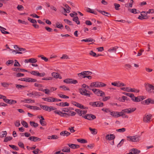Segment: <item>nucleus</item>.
<instances>
[{"instance_id": "nucleus-21", "label": "nucleus", "mask_w": 154, "mask_h": 154, "mask_svg": "<svg viewBox=\"0 0 154 154\" xmlns=\"http://www.w3.org/2000/svg\"><path fill=\"white\" fill-rule=\"evenodd\" d=\"M130 151L132 152V154H138L140 152V150L135 148L131 149L130 150Z\"/></svg>"}, {"instance_id": "nucleus-20", "label": "nucleus", "mask_w": 154, "mask_h": 154, "mask_svg": "<svg viewBox=\"0 0 154 154\" xmlns=\"http://www.w3.org/2000/svg\"><path fill=\"white\" fill-rule=\"evenodd\" d=\"M62 151L64 152H69L70 151V149L69 147L64 146L62 148Z\"/></svg>"}, {"instance_id": "nucleus-33", "label": "nucleus", "mask_w": 154, "mask_h": 154, "mask_svg": "<svg viewBox=\"0 0 154 154\" xmlns=\"http://www.w3.org/2000/svg\"><path fill=\"white\" fill-rule=\"evenodd\" d=\"M30 124L31 126H33L35 128L36 127L38 126V124L37 123L35 122H30Z\"/></svg>"}, {"instance_id": "nucleus-14", "label": "nucleus", "mask_w": 154, "mask_h": 154, "mask_svg": "<svg viewBox=\"0 0 154 154\" xmlns=\"http://www.w3.org/2000/svg\"><path fill=\"white\" fill-rule=\"evenodd\" d=\"M99 82H94L91 83L90 85L91 88H98L100 86Z\"/></svg>"}, {"instance_id": "nucleus-18", "label": "nucleus", "mask_w": 154, "mask_h": 154, "mask_svg": "<svg viewBox=\"0 0 154 154\" xmlns=\"http://www.w3.org/2000/svg\"><path fill=\"white\" fill-rule=\"evenodd\" d=\"M70 134H71V133L70 132H68L67 131H62L60 133V135L61 136H66V137L68 136H69L70 135Z\"/></svg>"}, {"instance_id": "nucleus-32", "label": "nucleus", "mask_w": 154, "mask_h": 154, "mask_svg": "<svg viewBox=\"0 0 154 154\" xmlns=\"http://www.w3.org/2000/svg\"><path fill=\"white\" fill-rule=\"evenodd\" d=\"M56 25V26L55 27H57L61 29H62L63 27V25L62 24H60L58 22H57Z\"/></svg>"}, {"instance_id": "nucleus-57", "label": "nucleus", "mask_w": 154, "mask_h": 154, "mask_svg": "<svg viewBox=\"0 0 154 154\" xmlns=\"http://www.w3.org/2000/svg\"><path fill=\"white\" fill-rule=\"evenodd\" d=\"M125 130L126 129L125 128H122L117 129L116 130V131L119 132H125Z\"/></svg>"}, {"instance_id": "nucleus-46", "label": "nucleus", "mask_w": 154, "mask_h": 154, "mask_svg": "<svg viewBox=\"0 0 154 154\" xmlns=\"http://www.w3.org/2000/svg\"><path fill=\"white\" fill-rule=\"evenodd\" d=\"M21 124L25 128H27L28 127V124L25 121H22L21 122Z\"/></svg>"}, {"instance_id": "nucleus-11", "label": "nucleus", "mask_w": 154, "mask_h": 154, "mask_svg": "<svg viewBox=\"0 0 154 154\" xmlns=\"http://www.w3.org/2000/svg\"><path fill=\"white\" fill-rule=\"evenodd\" d=\"M72 103L74 105L80 108H81V109H88L87 108L85 107H84L83 105L77 102H76L73 101H72Z\"/></svg>"}, {"instance_id": "nucleus-39", "label": "nucleus", "mask_w": 154, "mask_h": 154, "mask_svg": "<svg viewBox=\"0 0 154 154\" xmlns=\"http://www.w3.org/2000/svg\"><path fill=\"white\" fill-rule=\"evenodd\" d=\"M32 141L34 142L39 141L41 140V139L36 137L33 136Z\"/></svg>"}, {"instance_id": "nucleus-34", "label": "nucleus", "mask_w": 154, "mask_h": 154, "mask_svg": "<svg viewBox=\"0 0 154 154\" xmlns=\"http://www.w3.org/2000/svg\"><path fill=\"white\" fill-rule=\"evenodd\" d=\"M40 107L44 110L48 111V106L46 105H40Z\"/></svg>"}, {"instance_id": "nucleus-60", "label": "nucleus", "mask_w": 154, "mask_h": 154, "mask_svg": "<svg viewBox=\"0 0 154 154\" xmlns=\"http://www.w3.org/2000/svg\"><path fill=\"white\" fill-rule=\"evenodd\" d=\"M60 116L62 117H67L68 116H69V115L67 113H63L62 112Z\"/></svg>"}, {"instance_id": "nucleus-50", "label": "nucleus", "mask_w": 154, "mask_h": 154, "mask_svg": "<svg viewBox=\"0 0 154 154\" xmlns=\"http://www.w3.org/2000/svg\"><path fill=\"white\" fill-rule=\"evenodd\" d=\"M117 87H121L122 86H124L126 85L124 83L122 82H120L118 81V84H117Z\"/></svg>"}, {"instance_id": "nucleus-22", "label": "nucleus", "mask_w": 154, "mask_h": 154, "mask_svg": "<svg viewBox=\"0 0 154 154\" xmlns=\"http://www.w3.org/2000/svg\"><path fill=\"white\" fill-rule=\"evenodd\" d=\"M45 101H47L49 102H53V97H48L46 98H42Z\"/></svg>"}, {"instance_id": "nucleus-45", "label": "nucleus", "mask_w": 154, "mask_h": 154, "mask_svg": "<svg viewBox=\"0 0 154 154\" xmlns=\"http://www.w3.org/2000/svg\"><path fill=\"white\" fill-rule=\"evenodd\" d=\"M38 73H39V72L38 71H32L31 72H30V73L34 75H35V76H38Z\"/></svg>"}, {"instance_id": "nucleus-16", "label": "nucleus", "mask_w": 154, "mask_h": 154, "mask_svg": "<svg viewBox=\"0 0 154 154\" xmlns=\"http://www.w3.org/2000/svg\"><path fill=\"white\" fill-rule=\"evenodd\" d=\"M12 69L14 71L18 72H28V71L26 70L21 69L18 68H14Z\"/></svg>"}, {"instance_id": "nucleus-63", "label": "nucleus", "mask_w": 154, "mask_h": 154, "mask_svg": "<svg viewBox=\"0 0 154 154\" xmlns=\"http://www.w3.org/2000/svg\"><path fill=\"white\" fill-rule=\"evenodd\" d=\"M9 104H13L17 103L16 101L13 100H9Z\"/></svg>"}, {"instance_id": "nucleus-62", "label": "nucleus", "mask_w": 154, "mask_h": 154, "mask_svg": "<svg viewBox=\"0 0 154 154\" xmlns=\"http://www.w3.org/2000/svg\"><path fill=\"white\" fill-rule=\"evenodd\" d=\"M7 133L6 131H3L2 132V134L1 135V137H5L7 135Z\"/></svg>"}, {"instance_id": "nucleus-8", "label": "nucleus", "mask_w": 154, "mask_h": 154, "mask_svg": "<svg viewBox=\"0 0 154 154\" xmlns=\"http://www.w3.org/2000/svg\"><path fill=\"white\" fill-rule=\"evenodd\" d=\"M82 117L85 119L89 120H91L96 118V117L95 115L91 114H87L85 116H82Z\"/></svg>"}, {"instance_id": "nucleus-26", "label": "nucleus", "mask_w": 154, "mask_h": 154, "mask_svg": "<svg viewBox=\"0 0 154 154\" xmlns=\"http://www.w3.org/2000/svg\"><path fill=\"white\" fill-rule=\"evenodd\" d=\"M57 105L60 106H69V104L66 102L65 103H60L58 104H57Z\"/></svg>"}, {"instance_id": "nucleus-12", "label": "nucleus", "mask_w": 154, "mask_h": 154, "mask_svg": "<svg viewBox=\"0 0 154 154\" xmlns=\"http://www.w3.org/2000/svg\"><path fill=\"white\" fill-rule=\"evenodd\" d=\"M25 106L31 109H33L34 110H36L41 109L39 107L36 106H30L27 104H26L25 105Z\"/></svg>"}, {"instance_id": "nucleus-28", "label": "nucleus", "mask_w": 154, "mask_h": 154, "mask_svg": "<svg viewBox=\"0 0 154 154\" xmlns=\"http://www.w3.org/2000/svg\"><path fill=\"white\" fill-rule=\"evenodd\" d=\"M118 48L117 46H115L112 47V48H110L108 50V51L109 52H115V53L117 49Z\"/></svg>"}, {"instance_id": "nucleus-15", "label": "nucleus", "mask_w": 154, "mask_h": 154, "mask_svg": "<svg viewBox=\"0 0 154 154\" xmlns=\"http://www.w3.org/2000/svg\"><path fill=\"white\" fill-rule=\"evenodd\" d=\"M67 145L71 149H75L79 148L80 146L78 145L75 144L73 143H68Z\"/></svg>"}, {"instance_id": "nucleus-7", "label": "nucleus", "mask_w": 154, "mask_h": 154, "mask_svg": "<svg viewBox=\"0 0 154 154\" xmlns=\"http://www.w3.org/2000/svg\"><path fill=\"white\" fill-rule=\"evenodd\" d=\"M63 82L66 84H74L78 83L77 80L72 79H66L63 81Z\"/></svg>"}, {"instance_id": "nucleus-43", "label": "nucleus", "mask_w": 154, "mask_h": 154, "mask_svg": "<svg viewBox=\"0 0 154 154\" xmlns=\"http://www.w3.org/2000/svg\"><path fill=\"white\" fill-rule=\"evenodd\" d=\"M1 85L4 88L7 87L9 85V84L8 82H1Z\"/></svg>"}, {"instance_id": "nucleus-51", "label": "nucleus", "mask_w": 154, "mask_h": 154, "mask_svg": "<svg viewBox=\"0 0 154 154\" xmlns=\"http://www.w3.org/2000/svg\"><path fill=\"white\" fill-rule=\"evenodd\" d=\"M15 63L14 64V66L15 67H20L21 65L17 60H15Z\"/></svg>"}, {"instance_id": "nucleus-2", "label": "nucleus", "mask_w": 154, "mask_h": 154, "mask_svg": "<svg viewBox=\"0 0 154 154\" xmlns=\"http://www.w3.org/2000/svg\"><path fill=\"white\" fill-rule=\"evenodd\" d=\"M127 140L131 142H137L139 141L140 136L137 135L131 136H127L126 137Z\"/></svg>"}, {"instance_id": "nucleus-59", "label": "nucleus", "mask_w": 154, "mask_h": 154, "mask_svg": "<svg viewBox=\"0 0 154 154\" xmlns=\"http://www.w3.org/2000/svg\"><path fill=\"white\" fill-rule=\"evenodd\" d=\"M61 110L63 112H68L70 110L69 108L66 107V108H63L61 109Z\"/></svg>"}, {"instance_id": "nucleus-58", "label": "nucleus", "mask_w": 154, "mask_h": 154, "mask_svg": "<svg viewBox=\"0 0 154 154\" xmlns=\"http://www.w3.org/2000/svg\"><path fill=\"white\" fill-rule=\"evenodd\" d=\"M75 111L79 116H82V110H81L80 109H77L75 110Z\"/></svg>"}, {"instance_id": "nucleus-49", "label": "nucleus", "mask_w": 154, "mask_h": 154, "mask_svg": "<svg viewBox=\"0 0 154 154\" xmlns=\"http://www.w3.org/2000/svg\"><path fill=\"white\" fill-rule=\"evenodd\" d=\"M64 21L66 23L70 25H73V24L72 23V22L68 19H65L64 20Z\"/></svg>"}, {"instance_id": "nucleus-24", "label": "nucleus", "mask_w": 154, "mask_h": 154, "mask_svg": "<svg viewBox=\"0 0 154 154\" xmlns=\"http://www.w3.org/2000/svg\"><path fill=\"white\" fill-rule=\"evenodd\" d=\"M82 42H91L93 43L95 42V40L94 39H92L91 38H86L85 39H83L81 40Z\"/></svg>"}, {"instance_id": "nucleus-61", "label": "nucleus", "mask_w": 154, "mask_h": 154, "mask_svg": "<svg viewBox=\"0 0 154 154\" xmlns=\"http://www.w3.org/2000/svg\"><path fill=\"white\" fill-rule=\"evenodd\" d=\"M17 8L18 10L22 11L23 9L24 8L22 5H18L17 7Z\"/></svg>"}, {"instance_id": "nucleus-48", "label": "nucleus", "mask_w": 154, "mask_h": 154, "mask_svg": "<svg viewBox=\"0 0 154 154\" xmlns=\"http://www.w3.org/2000/svg\"><path fill=\"white\" fill-rule=\"evenodd\" d=\"M125 100H129V98H128L127 97L123 96L122 97V99L121 100V101L122 102H124Z\"/></svg>"}, {"instance_id": "nucleus-31", "label": "nucleus", "mask_w": 154, "mask_h": 154, "mask_svg": "<svg viewBox=\"0 0 154 154\" xmlns=\"http://www.w3.org/2000/svg\"><path fill=\"white\" fill-rule=\"evenodd\" d=\"M118 112L116 111H113L110 112V115L112 116V117L116 118L117 117L118 115Z\"/></svg>"}, {"instance_id": "nucleus-3", "label": "nucleus", "mask_w": 154, "mask_h": 154, "mask_svg": "<svg viewBox=\"0 0 154 154\" xmlns=\"http://www.w3.org/2000/svg\"><path fill=\"white\" fill-rule=\"evenodd\" d=\"M92 91L94 93L100 97H103L105 95V94L104 92L100 89L96 88L92 89Z\"/></svg>"}, {"instance_id": "nucleus-29", "label": "nucleus", "mask_w": 154, "mask_h": 154, "mask_svg": "<svg viewBox=\"0 0 154 154\" xmlns=\"http://www.w3.org/2000/svg\"><path fill=\"white\" fill-rule=\"evenodd\" d=\"M33 97H39L41 95V94L40 92H37L35 91H33Z\"/></svg>"}, {"instance_id": "nucleus-23", "label": "nucleus", "mask_w": 154, "mask_h": 154, "mask_svg": "<svg viewBox=\"0 0 154 154\" xmlns=\"http://www.w3.org/2000/svg\"><path fill=\"white\" fill-rule=\"evenodd\" d=\"M64 6L66 8V9L63 8V10L64 11V12L65 13H69L70 12V9H71L69 7L68 5L66 4L64 5Z\"/></svg>"}, {"instance_id": "nucleus-1", "label": "nucleus", "mask_w": 154, "mask_h": 154, "mask_svg": "<svg viewBox=\"0 0 154 154\" xmlns=\"http://www.w3.org/2000/svg\"><path fill=\"white\" fill-rule=\"evenodd\" d=\"M144 87L146 91L149 93H154V86L148 83H145Z\"/></svg>"}, {"instance_id": "nucleus-47", "label": "nucleus", "mask_w": 154, "mask_h": 154, "mask_svg": "<svg viewBox=\"0 0 154 154\" xmlns=\"http://www.w3.org/2000/svg\"><path fill=\"white\" fill-rule=\"evenodd\" d=\"M129 113H131L134 111L136 109V108L135 107L134 108H128Z\"/></svg>"}, {"instance_id": "nucleus-40", "label": "nucleus", "mask_w": 154, "mask_h": 154, "mask_svg": "<svg viewBox=\"0 0 154 154\" xmlns=\"http://www.w3.org/2000/svg\"><path fill=\"white\" fill-rule=\"evenodd\" d=\"M143 99L142 98H140V97H137L134 98V102H140L141 100H143Z\"/></svg>"}, {"instance_id": "nucleus-53", "label": "nucleus", "mask_w": 154, "mask_h": 154, "mask_svg": "<svg viewBox=\"0 0 154 154\" xmlns=\"http://www.w3.org/2000/svg\"><path fill=\"white\" fill-rule=\"evenodd\" d=\"M57 109V108L54 107L53 106H50L48 107V112H50L52 110H56Z\"/></svg>"}, {"instance_id": "nucleus-38", "label": "nucleus", "mask_w": 154, "mask_h": 154, "mask_svg": "<svg viewBox=\"0 0 154 154\" xmlns=\"http://www.w3.org/2000/svg\"><path fill=\"white\" fill-rule=\"evenodd\" d=\"M85 10L87 12H89V13H91L94 14H96V13L94 12V11L91 10V9H90L89 8H86L85 9Z\"/></svg>"}, {"instance_id": "nucleus-17", "label": "nucleus", "mask_w": 154, "mask_h": 154, "mask_svg": "<svg viewBox=\"0 0 154 154\" xmlns=\"http://www.w3.org/2000/svg\"><path fill=\"white\" fill-rule=\"evenodd\" d=\"M21 103H34L35 100H32L29 99H26L24 100H21L20 101Z\"/></svg>"}, {"instance_id": "nucleus-37", "label": "nucleus", "mask_w": 154, "mask_h": 154, "mask_svg": "<svg viewBox=\"0 0 154 154\" xmlns=\"http://www.w3.org/2000/svg\"><path fill=\"white\" fill-rule=\"evenodd\" d=\"M38 57H41L42 60H44L45 62H47L48 60V58L44 57L43 55H39L38 56Z\"/></svg>"}, {"instance_id": "nucleus-64", "label": "nucleus", "mask_w": 154, "mask_h": 154, "mask_svg": "<svg viewBox=\"0 0 154 154\" xmlns=\"http://www.w3.org/2000/svg\"><path fill=\"white\" fill-rule=\"evenodd\" d=\"M40 151V150L38 149H36L33 150L32 152L34 154H38L39 153V152Z\"/></svg>"}, {"instance_id": "nucleus-44", "label": "nucleus", "mask_w": 154, "mask_h": 154, "mask_svg": "<svg viewBox=\"0 0 154 154\" xmlns=\"http://www.w3.org/2000/svg\"><path fill=\"white\" fill-rule=\"evenodd\" d=\"M9 146L10 147L12 148L14 150L17 151L19 150V148L18 147L16 146L13 145H9Z\"/></svg>"}, {"instance_id": "nucleus-13", "label": "nucleus", "mask_w": 154, "mask_h": 154, "mask_svg": "<svg viewBox=\"0 0 154 154\" xmlns=\"http://www.w3.org/2000/svg\"><path fill=\"white\" fill-rule=\"evenodd\" d=\"M10 50L12 51L13 52H16V54H22V53L21 51H23L24 52H26V49L24 48H20L19 49H18V51H16V50L13 49H10Z\"/></svg>"}, {"instance_id": "nucleus-41", "label": "nucleus", "mask_w": 154, "mask_h": 154, "mask_svg": "<svg viewBox=\"0 0 154 154\" xmlns=\"http://www.w3.org/2000/svg\"><path fill=\"white\" fill-rule=\"evenodd\" d=\"M28 61L31 63H35L37 62V60L35 58H31L29 59Z\"/></svg>"}, {"instance_id": "nucleus-6", "label": "nucleus", "mask_w": 154, "mask_h": 154, "mask_svg": "<svg viewBox=\"0 0 154 154\" xmlns=\"http://www.w3.org/2000/svg\"><path fill=\"white\" fill-rule=\"evenodd\" d=\"M92 73L91 72L84 71L81 72L80 73H78L77 75L80 78H83V76H88L91 75Z\"/></svg>"}, {"instance_id": "nucleus-10", "label": "nucleus", "mask_w": 154, "mask_h": 154, "mask_svg": "<svg viewBox=\"0 0 154 154\" xmlns=\"http://www.w3.org/2000/svg\"><path fill=\"white\" fill-rule=\"evenodd\" d=\"M152 115L150 114L145 115L143 118V121L146 123H148L150 122V119H151Z\"/></svg>"}, {"instance_id": "nucleus-30", "label": "nucleus", "mask_w": 154, "mask_h": 154, "mask_svg": "<svg viewBox=\"0 0 154 154\" xmlns=\"http://www.w3.org/2000/svg\"><path fill=\"white\" fill-rule=\"evenodd\" d=\"M16 87L19 90H22L26 87V86L21 85L19 84H16Z\"/></svg>"}, {"instance_id": "nucleus-52", "label": "nucleus", "mask_w": 154, "mask_h": 154, "mask_svg": "<svg viewBox=\"0 0 154 154\" xmlns=\"http://www.w3.org/2000/svg\"><path fill=\"white\" fill-rule=\"evenodd\" d=\"M3 98H2V99H3V100L4 101L5 103H7L9 104V102L10 101L8 99H7L6 97L5 96H4V97H3Z\"/></svg>"}, {"instance_id": "nucleus-56", "label": "nucleus", "mask_w": 154, "mask_h": 154, "mask_svg": "<svg viewBox=\"0 0 154 154\" xmlns=\"http://www.w3.org/2000/svg\"><path fill=\"white\" fill-rule=\"evenodd\" d=\"M125 140L124 139H122L120 143L118 144L117 146L118 147H120L123 144Z\"/></svg>"}, {"instance_id": "nucleus-4", "label": "nucleus", "mask_w": 154, "mask_h": 154, "mask_svg": "<svg viewBox=\"0 0 154 154\" xmlns=\"http://www.w3.org/2000/svg\"><path fill=\"white\" fill-rule=\"evenodd\" d=\"M89 104L94 107H102L104 106L103 103L100 101L91 102Z\"/></svg>"}, {"instance_id": "nucleus-36", "label": "nucleus", "mask_w": 154, "mask_h": 154, "mask_svg": "<svg viewBox=\"0 0 154 154\" xmlns=\"http://www.w3.org/2000/svg\"><path fill=\"white\" fill-rule=\"evenodd\" d=\"M77 140L78 142L82 143H86L87 142V140L84 139H77Z\"/></svg>"}, {"instance_id": "nucleus-9", "label": "nucleus", "mask_w": 154, "mask_h": 154, "mask_svg": "<svg viewBox=\"0 0 154 154\" xmlns=\"http://www.w3.org/2000/svg\"><path fill=\"white\" fill-rule=\"evenodd\" d=\"M79 91L80 93L82 95L89 97H90V94L89 93V92L86 89L80 88Z\"/></svg>"}, {"instance_id": "nucleus-42", "label": "nucleus", "mask_w": 154, "mask_h": 154, "mask_svg": "<svg viewBox=\"0 0 154 154\" xmlns=\"http://www.w3.org/2000/svg\"><path fill=\"white\" fill-rule=\"evenodd\" d=\"M28 20L30 22L34 24H36L37 23V21L36 20L33 19H32L29 17L28 18Z\"/></svg>"}, {"instance_id": "nucleus-25", "label": "nucleus", "mask_w": 154, "mask_h": 154, "mask_svg": "<svg viewBox=\"0 0 154 154\" xmlns=\"http://www.w3.org/2000/svg\"><path fill=\"white\" fill-rule=\"evenodd\" d=\"M51 75L55 78H59L60 79H62L61 77L60 76L59 74L57 73L53 72L51 73Z\"/></svg>"}, {"instance_id": "nucleus-19", "label": "nucleus", "mask_w": 154, "mask_h": 154, "mask_svg": "<svg viewBox=\"0 0 154 154\" xmlns=\"http://www.w3.org/2000/svg\"><path fill=\"white\" fill-rule=\"evenodd\" d=\"M97 11L100 13L102 14L105 15V16L109 17L111 16V15L108 12L105 11H102L97 10Z\"/></svg>"}, {"instance_id": "nucleus-27", "label": "nucleus", "mask_w": 154, "mask_h": 154, "mask_svg": "<svg viewBox=\"0 0 154 154\" xmlns=\"http://www.w3.org/2000/svg\"><path fill=\"white\" fill-rule=\"evenodd\" d=\"M89 129L91 131L92 134L95 135L97 134V129L95 128H92L90 127L89 128Z\"/></svg>"}, {"instance_id": "nucleus-54", "label": "nucleus", "mask_w": 154, "mask_h": 154, "mask_svg": "<svg viewBox=\"0 0 154 154\" xmlns=\"http://www.w3.org/2000/svg\"><path fill=\"white\" fill-rule=\"evenodd\" d=\"M89 54L90 55L94 57H96V54L95 52H94L93 51H91L89 53Z\"/></svg>"}, {"instance_id": "nucleus-5", "label": "nucleus", "mask_w": 154, "mask_h": 154, "mask_svg": "<svg viewBox=\"0 0 154 154\" xmlns=\"http://www.w3.org/2000/svg\"><path fill=\"white\" fill-rule=\"evenodd\" d=\"M115 136L113 134H111L109 135L107 134L106 136V139L107 140H112V141L110 143V144L112 145H114V139L115 138Z\"/></svg>"}, {"instance_id": "nucleus-35", "label": "nucleus", "mask_w": 154, "mask_h": 154, "mask_svg": "<svg viewBox=\"0 0 154 154\" xmlns=\"http://www.w3.org/2000/svg\"><path fill=\"white\" fill-rule=\"evenodd\" d=\"M72 20L75 22L77 24H80V22L79 20V18L78 17H74L72 19Z\"/></svg>"}, {"instance_id": "nucleus-55", "label": "nucleus", "mask_w": 154, "mask_h": 154, "mask_svg": "<svg viewBox=\"0 0 154 154\" xmlns=\"http://www.w3.org/2000/svg\"><path fill=\"white\" fill-rule=\"evenodd\" d=\"M58 96L61 98L64 99H67L69 98V97L64 95L62 94H59Z\"/></svg>"}]
</instances>
